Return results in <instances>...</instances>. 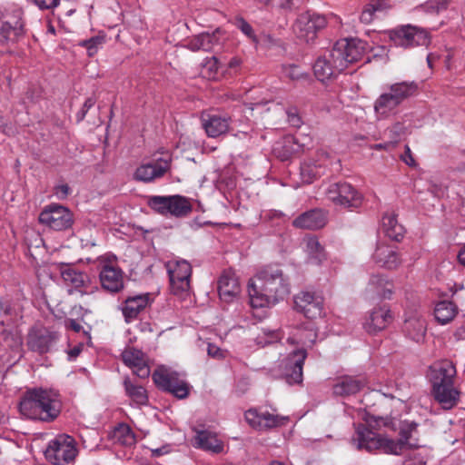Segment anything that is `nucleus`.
<instances>
[{
    "mask_svg": "<svg viewBox=\"0 0 465 465\" xmlns=\"http://www.w3.org/2000/svg\"><path fill=\"white\" fill-rule=\"evenodd\" d=\"M363 387V382L352 377H344L333 386V393L338 396L353 395Z\"/></svg>",
    "mask_w": 465,
    "mask_h": 465,
    "instance_id": "38",
    "label": "nucleus"
},
{
    "mask_svg": "<svg viewBox=\"0 0 465 465\" xmlns=\"http://www.w3.org/2000/svg\"><path fill=\"white\" fill-rule=\"evenodd\" d=\"M401 160L405 163L408 166L413 167L416 166L415 159L412 155L411 148L409 145H405L404 153L401 155Z\"/></svg>",
    "mask_w": 465,
    "mask_h": 465,
    "instance_id": "57",
    "label": "nucleus"
},
{
    "mask_svg": "<svg viewBox=\"0 0 465 465\" xmlns=\"http://www.w3.org/2000/svg\"><path fill=\"white\" fill-rule=\"evenodd\" d=\"M82 351V345H77V346H74V348H72L69 351H68V358L70 361H73L74 360Z\"/></svg>",
    "mask_w": 465,
    "mask_h": 465,
    "instance_id": "61",
    "label": "nucleus"
},
{
    "mask_svg": "<svg viewBox=\"0 0 465 465\" xmlns=\"http://www.w3.org/2000/svg\"><path fill=\"white\" fill-rule=\"evenodd\" d=\"M67 327L72 329L75 332H79L82 330V325L76 320H70L67 323Z\"/></svg>",
    "mask_w": 465,
    "mask_h": 465,
    "instance_id": "63",
    "label": "nucleus"
},
{
    "mask_svg": "<svg viewBox=\"0 0 465 465\" xmlns=\"http://www.w3.org/2000/svg\"><path fill=\"white\" fill-rule=\"evenodd\" d=\"M281 339L278 331L263 330L262 333L256 338V343L262 347L273 343Z\"/></svg>",
    "mask_w": 465,
    "mask_h": 465,
    "instance_id": "50",
    "label": "nucleus"
},
{
    "mask_svg": "<svg viewBox=\"0 0 465 465\" xmlns=\"http://www.w3.org/2000/svg\"><path fill=\"white\" fill-rule=\"evenodd\" d=\"M208 355L213 358L223 357V351L216 345L209 343L207 347Z\"/></svg>",
    "mask_w": 465,
    "mask_h": 465,
    "instance_id": "58",
    "label": "nucleus"
},
{
    "mask_svg": "<svg viewBox=\"0 0 465 465\" xmlns=\"http://www.w3.org/2000/svg\"><path fill=\"white\" fill-rule=\"evenodd\" d=\"M124 386L126 395L135 405H146L148 402V396L146 390L138 384H135L126 378L124 381Z\"/></svg>",
    "mask_w": 465,
    "mask_h": 465,
    "instance_id": "42",
    "label": "nucleus"
},
{
    "mask_svg": "<svg viewBox=\"0 0 465 465\" xmlns=\"http://www.w3.org/2000/svg\"><path fill=\"white\" fill-rule=\"evenodd\" d=\"M112 440L115 443L130 447L135 444L136 438L132 429L124 423L118 424L111 434Z\"/></svg>",
    "mask_w": 465,
    "mask_h": 465,
    "instance_id": "41",
    "label": "nucleus"
},
{
    "mask_svg": "<svg viewBox=\"0 0 465 465\" xmlns=\"http://www.w3.org/2000/svg\"><path fill=\"white\" fill-rule=\"evenodd\" d=\"M242 64V60L239 57H232L228 63V66L232 69H237Z\"/></svg>",
    "mask_w": 465,
    "mask_h": 465,
    "instance_id": "64",
    "label": "nucleus"
},
{
    "mask_svg": "<svg viewBox=\"0 0 465 465\" xmlns=\"http://www.w3.org/2000/svg\"><path fill=\"white\" fill-rule=\"evenodd\" d=\"M405 132L406 128L404 124L402 123L397 122L386 130L385 134L389 141L396 146V144L401 141V137L405 134Z\"/></svg>",
    "mask_w": 465,
    "mask_h": 465,
    "instance_id": "48",
    "label": "nucleus"
},
{
    "mask_svg": "<svg viewBox=\"0 0 465 465\" xmlns=\"http://www.w3.org/2000/svg\"><path fill=\"white\" fill-rule=\"evenodd\" d=\"M390 39L396 46L404 48L418 45L428 46L430 37L427 31L411 25H403L390 32Z\"/></svg>",
    "mask_w": 465,
    "mask_h": 465,
    "instance_id": "13",
    "label": "nucleus"
},
{
    "mask_svg": "<svg viewBox=\"0 0 465 465\" xmlns=\"http://www.w3.org/2000/svg\"><path fill=\"white\" fill-rule=\"evenodd\" d=\"M1 20L3 22H8L9 25L12 27L17 24L21 26V35L24 34L25 24L23 20V10L16 5H10L5 7L2 14Z\"/></svg>",
    "mask_w": 465,
    "mask_h": 465,
    "instance_id": "43",
    "label": "nucleus"
},
{
    "mask_svg": "<svg viewBox=\"0 0 465 465\" xmlns=\"http://www.w3.org/2000/svg\"><path fill=\"white\" fill-rule=\"evenodd\" d=\"M371 258L377 265L387 270H395L401 263L396 247L383 242L377 244Z\"/></svg>",
    "mask_w": 465,
    "mask_h": 465,
    "instance_id": "23",
    "label": "nucleus"
},
{
    "mask_svg": "<svg viewBox=\"0 0 465 465\" xmlns=\"http://www.w3.org/2000/svg\"><path fill=\"white\" fill-rule=\"evenodd\" d=\"M0 311L6 315L18 316L22 311V305L18 302L11 304L9 302L0 298Z\"/></svg>",
    "mask_w": 465,
    "mask_h": 465,
    "instance_id": "51",
    "label": "nucleus"
},
{
    "mask_svg": "<svg viewBox=\"0 0 465 465\" xmlns=\"http://www.w3.org/2000/svg\"><path fill=\"white\" fill-rule=\"evenodd\" d=\"M169 169V160L157 159L155 161L141 164L134 173V179L143 183H150L162 177Z\"/></svg>",
    "mask_w": 465,
    "mask_h": 465,
    "instance_id": "25",
    "label": "nucleus"
},
{
    "mask_svg": "<svg viewBox=\"0 0 465 465\" xmlns=\"http://www.w3.org/2000/svg\"><path fill=\"white\" fill-rule=\"evenodd\" d=\"M60 335L45 327H34L27 335L26 344L30 351L38 354L51 352L57 345Z\"/></svg>",
    "mask_w": 465,
    "mask_h": 465,
    "instance_id": "14",
    "label": "nucleus"
},
{
    "mask_svg": "<svg viewBox=\"0 0 465 465\" xmlns=\"http://www.w3.org/2000/svg\"><path fill=\"white\" fill-rule=\"evenodd\" d=\"M264 215L268 219H275V218H282V217H283L284 213L282 212H281V211L270 210Z\"/></svg>",
    "mask_w": 465,
    "mask_h": 465,
    "instance_id": "62",
    "label": "nucleus"
},
{
    "mask_svg": "<svg viewBox=\"0 0 465 465\" xmlns=\"http://www.w3.org/2000/svg\"><path fill=\"white\" fill-rule=\"evenodd\" d=\"M430 379L432 388L453 384V379L456 375V368L450 361L436 362L430 367Z\"/></svg>",
    "mask_w": 465,
    "mask_h": 465,
    "instance_id": "26",
    "label": "nucleus"
},
{
    "mask_svg": "<svg viewBox=\"0 0 465 465\" xmlns=\"http://www.w3.org/2000/svg\"><path fill=\"white\" fill-rule=\"evenodd\" d=\"M104 43V37L101 35L91 37L90 39L80 42V45L86 48L89 56L94 55L98 49Z\"/></svg>",
    "mask_w": 465,
    "mask_h": 465,
    "instance_id": "49",
    "label": "nucleus"
},
{
    "mask_svg": "<svg viewBox=\"0 0 465 465\" xmlns=\"http://www.w3.org/2000/svg\"><path fill=\"white\" fill-rule=\"evenodd\" d=\"M61 407V400L55 391L35 388L26 391L20 401L19 411L27 419L50 422L58 417Z\"/></svg>",
    "mask_w": 465,
    "mask_h": 465,
    "instance_id": "3",
    "label": "nucleus"
},
{
    "mask_svg": "<svg viewBox=\"0 0 465 465\" xmlns=\"http://www.w3.org/2000/svg\"><path fill=\"white\" fill-rule=\"evenodd\" d=\"M148 294L128 297L122 307L123 314L127 322L134 320L138 314L147 306Z\"/></svg>",
    "mask_w": 465,
    "mask_h": 465,
    "instance_id": "33",
    "label": "nucleus"
},
{
    "mask_svg": "<svg viewBox=\"0 0 465 465\" xmlns=\"http://www.w3.org/2000/svg\"><path fill=\"white\" fill-rule=\"evenodd\" d=\"M392 321V315L386 306L374 308L363 322L364 330L370 334H376L386 329Z\"/></svg>",
    "mask_w": 465,
    "mask_h": 465,
    "instance_id": "24",
    "label": "nucleus"
},
{
    "mask_svg": "<svg viewBox=\"0 0 465 465\" xmlns=\"http://www.w3.org/2000/svg\"><path fill=\"white\" fill-rule=\"evenodd\" d=\"M240 284L234 272L224 271L218 281V292L220 299L231 302L240 293Z\"/></svg>",
    "mask_w": 465,
    "mask_h": 465,
    "instance_id": "28",
    "label": "nucleus"
},
{
    "mask_svg": "<svg viewBox=\"0 0 465 465\" xmlns=\"http://www.w3.org/2000/svg\"><path fill=\"white\" fill-rule=\"evenodd\" d=\"M457 314V306L450 301H441L438 302L434 309L436 321L444 325L454 319Z\"/></svg>",
    "mask_w": 465,
    "mask_h": 465,
    "instance_id": "40",
    "label": "nucleus"
},
{
    "mask_svg": "<svg viewBox=\"0 0 465 465\" xmlns=\"http://www.w3.org/2000/svg\"><path fill=\"white\" fill-rule=\"evenodd\" d=\"M338 160L331 158L324 151H320L315 157L304 161L301 164V179L305 183H312L314 180L325 173L326 170Z\"/></svg>",
    "mask_w": 465,
    "mask_h": 465,
    "instance_id": "17",
    "label": "nucleus"
},
{
    "mask_svg": "<svg viewBox=\"0 0 465 465\" xmlns=\"http://www.w3.org/2000/svg\"><path fill=\"white\" fill-rule=\"evenodd\" d=\"M295 309L309 319L322 317L323 312V298L314 292H301L294 296Z\"/></svg>",
    "mask_w": 465,
    "mask_h": 465,
    "instance_id": "19",
    "label": "nucleus"
},
{
    "mask_svg": "<svg viewBox=\"0 0 465 465\" xmlns=\"http://www.w3.org/2000/svg\"><path fill=\"white\" fill-rule=\"evenodd\" d=\"M244 416L250 426L259 430L282 426L289 421L288 416L272 414L267 411L249 410Z\"/></svg>",
    "mask_w": 465,
    "mask_h": 465,
    "instance_id": "21",
    "label": "nucleus"
},
{
    "mask_svg": "<svg viewBox=\"0 0 465 465\" xmlns=\"http://www.w3.org/2000/svg\"><path fill=\"white\" fill-rule=\"evenodd\" d=\"M436 401L445 409L450 410L458 403L460 392L453 384L432 388Z\"/></svg>",
    "mask_w": 465,
    "mask_h": 465,
    "instance_id": "35",
    "label": "nucleus"
},
{
    "mask_svg": "<svg viewBox=\"0 0 465 465\" xmlns=\"http://www.w3.org/2000/svg\"><path fill=\"white\" fill-rule=\"evenodd\" d=\"M99 278L102 287L111 292H117L124 287V272L117 265V257L105 253L98 258Z\"/></svg>",
    "mask_w": 465,
    "mask_h": 465,
    "instance_id": "8",
    "label": "nucleus"
},
{
    "mask_svg": "<svg viewBox=\"0 0 465 465\" xmlns=\"http://www.w3.org/2000/svg\"><path fill=\"white\" fill-rule=\"evenodd\" d=\"M122 358L124 364L132 368L135 375L142 379L149 377L150 369L142 351L135 348H127L123 351Z\"/></svg>",
    "mask_w": 465,
    "mask_h": 465,
    "instance_id": "29",
    "label": "nucleus"
},
{
    "mask_svg": "<svg viewBox=\"0 0 465 465\" xmlns=\"http://www.w3.org/2000/svg\"><path fill=\"white\" fill-rule=\"evenodd\" d=\"M327 222L325 213L319 209L303 213L293 220L292 224L296 228L317 230L322 228Z\"/></svg>",
    "mask_w": 465,
    "mask_h": 465,
    "instance_id": "32",
    "label": "nucleus"
},
{
    "mask_svg": "<svg viewBox=\"0 0 465 465\" xmlns=\"http://www.w3.org/2000/svg\"><path fill=\"white\" fill-rule=\"evenodd\" d=\"M170 279L171 292L175 296L185 299L191 292L192 266L183 259H173L166 263Z\"/></svg>",
    "mask_w": 465,
    "mask_h": 465,
    "instance_id": "6",
    "label": "nucleus"
},
{
    "mask_svg": "<svg viewBox=\"0 0 465 465\" xmlns=\"http://www.w3.org/2000/svg\"><path fill=\"white\" fill-rule=\"evenodd\" d=\"M231 123V117L218 114H203L202 115V125L209 137H218L224 134Z\"/></svg>",
    "mask_w": 465,
    "mask_h": 465,
    "instance_id": "30",
    "label": "nucleus"
},
{
    "mask_svg": "<svg viewBox=\"0 0 465 465\" xmlns=\"http://www.w3.org/2000/svg\"><path fill=\"white\" fill-rule=\"evenodd\" d=\"M417 90L413 82H401L391 84L388 91L381 94L373 104L374 116L377 121L394 116L400 104L411 96Z\"/></svg>",
    "mask_w": 465,
    "mask_h": 465,
    "instance_id": "4",
    "label": "nucleus"
},
{
    "mask_svg": "<svg viewBox=\"0 0 465 465\" xmlns=\"http://www.w3.org/2000/svg\"><path fill=\"white\" fill-rule=\"evenodd\" d=\"M367 291L381 299H390L393 292V284L384 275L375 274L370 278Z\"/></svg>",
    "mask_w": 465,
    "mask_h": 465,
    "instance_id": "34",
    "label": "nucleus"
},
{
    "mask_svg": "<svg viewBox=\"0 0 465 465\" xmlns=\"http://www.w3.org/2000/svg\"><path fill=\"white\" fill-rule=\"evenodd\" d=\"M288 122L292 126L298 127L301 124V119L296 112H287Z\"/></svg>",
    "mask_w": 465,
    "mask_h": 465,
    "instance_id": "59",
    "label": "nucleus"
},
{
    "mask_svg": "<svg viewBox=\"0 0 465 465\" xmlns=\"http://www.w3.org/2000/svg\"><path fill=\"white\" fill-rule=\"evenodd\" d=\"M153 380L155 385L165 391L171 392L178 399H184L188 396L189 386L180 374L165 366L158 367L153 373Z\"/></svg>",
    "mask_w": 465,
    "mask_h": 465,
    "instance_id": "11",
    "label": "nucleus"
},
{
    "mask_svg": "<svg viewBox=\"0 0 465 465\" xmlns=\"http://www.w3.org/2000/svg\"><path fill=\"white\" fill-rule=\"evenodd\" d=\"M306 357L307 351L304 349H296L281 360V375L289 384L302 381V368Z\"/></svg>",
    "mask_w": 465,
    "mask_h": 465,
    "instance_id": "15",
    "label": "nucleus"
},
{
    "mask_svg": "<svg viewBox=\"0 0 465 465\" xmlns=\"http://www.w3.org/2000/svg\"><path fill=\"white\" fill-rule=\"evenodd\" d=\"M71 193V188L66 183L57 184L54 187V194L58 200H64Z\"/></svg>",
    "mask_w": 465,
    "mask_h": 465,
    "instance_id": "53",
    "label": "nucleus"
},
{
    "mask_svg": "<svg viewBox=\"0 0 465 465\" xmlns=\"http://www.w3.org/2000/svg\"><path fill=\"white\" fill-rule=\"evenodd\" d=\"M312 143L309 136L302 134L285 135L275 143L272 151L281 161H287L292 156L310 147Z\"/></svg>",
    "mask_w": 465,
    "mask_h": 465,
    "instance_id": "18",
    "label": "nucleus"
},
{
    "mask_svg": "<svg viewBox=\"0 0 465 465\" xmlns=\"http://www.w3.org/2000/svg\"><path fill=\"white\" fill-rule=\"evenodd\" d=\"M313 72L319 81L326 82L335 77L342 70L336 67L335 59L331 56L330 50L316 60L313 65Z\"/></svg>",
    "mask_w": 465,
    "mask_h": 465,
    "instance_id": "31",
    "label": "nucleus"
},
{
    "mask_svg": "<svg viewBox=\"0 0 465 465\" xmlns=\"http://www.w3.org/2000/svg\"><path fill=\"white\" fill-rule=\"evenodd\" d=\"M367 43L357 39H341L331 49V56L335 59L336 67L342 71L349 64L361 60L367 51Z\"/></svg>",
    "mask_w": 465,
    "mask_h": 465,
    "instance_id": "5",
    "label": "nucleus"
},
{
    "mask_svg": "<svg viewBox=\"0 0 465 465\" xmlns=\"http://www.w3.org/2000/svg\"><path fill=\"white\" fill-rule=\"evenodd\" d=\"M149 206L163 215L183 217L192 211V204L186 197L175 194L170 196H152Z\"/></svg>",
    "mask_w": 465,
    "mask_h": 465,
    "instance_id": "10",
    "label": "nucleus"
},
{
    "mask_svg": "<svg viewBox=\"0 0 465 465\" xmlns=\"http://www.w3.org/2000/svg\"><path fill=\"white\" fill-rule=\"evenodd\" d=\"M289 292V283L280 268H265L248 283L250 304L252 308L272 306Z\"/></svg>",
    "mask_w": 465,
    "mask_h": 465,
    "instance_id": "2",
    "label": "nucleus"
},
{
    "mask_svg": "<svg viewBox=\"0 0 465 465\" xmlns=\"http://www.w3.org/2000/svg\"><path fill=\"white\" fill-rule=\"evenodd\" d=\"M39 222L50 229L62 231L72 225L73 214L68 208L53 203L41 212Z\"/></svg>",
    "mask_w": 465,
    "mask_h": 465,
    "instance_id": "16",
    "label": "nucleus"
},
{
    "mask_svg": "<svg viewBox=\"0 0 465 465\" xmlns=\"http://www.w3.org/2000/svg\"><path fill=\"white\" fill-rule=\"evenodd\" d=\"M325 194L334 205L346 209L359 208L363 199L361 193L346 182L330 184Z\"/></svg>",
    "mask_w": 465,
    "mask_h": 465,
    "instance_id": "9",
    "label": "nucleus"
},
{
    "mask_svg": "<svg viewBox=\"0 0 465 465\" xmlns=\"http://www.w3.org/2000/svg\"><path fill=\"white\" fill-rule=\"evenodd\" d=\"M417 427L418 424L414 421H402L400 426V439L393 440L373 431L363 424H358L355 425V431L350 442L358 450H381L386 454L400 455L407 448L418 446L414 437L417 434Z\"/></svg>",
    "mask_w": 465,
    "mask_h": 465,
    "instance_id": "1",
    "label": "nucleus"
},
{
    "mask_svg": "<svg viewBox=\"0 0 465 465\" xmlns=\"http://www.w3.org/2000/svg\"><path fill=\"white\" fill-rule=\"evenodd\" d=\"M389 7L390 5L385 0H371L364 6L360 15V21L363 24H370L374 18L378 17L379 14L384 12Z\"/></svg>",
    "mask_w": 465,
    "mask_h": 465,
    "instance_id": "39",
    "label": "nucleus"
},
{
    "mask_svg": "<svg viewBox=\"0 0 465 465\" xmlns=\"http://www.w3.org/2000/svg\"><path fill=\"white\" fill-rule=\"evenodd\" d=\"M94 104H95L94 98H93V97L87 98L85 100L84 104H83L82 109L77 113V115H76L77 120L82 121L85 117L87 112L94 105Z\"/></svg>",
    "mask_w": 465,
    "mask_h": 465,
    "instance_id": "54",
    "label": "nucleus"
},
{
    "mask_svg": "<svg viewBox=\"0 0 465 465\" xmlns=\"http://www.w3.org/2000/svg\"><path fill=\"white\" fill-rule=\"evenodd\" d=\"M449 0H429L421 5L419 9L430 15L440 14L448 7Z\"/></svg>",
    "mask_w": 465,
    "mask_h": 465,
    "instance_id": "46",
    "label": "nucleus"
},
{
    "mask_svg": "<svg viewBox=\"0 0 465 465\" xmlns=\"http://www.w3.org/2000/svg\"><path fill=\"white\" fill-rule=\"evenodd\" d=\"M403 331L415 342H422L427 332V322L423 313L419 310L406 312Z\"/></svg>",
    "mask_w": 465,
    "mask_h": 465,
    "instance_id": "22",
    "label": "nucleus"
},
{
    "mask_svg": "<svg viewBox=\"0 0 465 465\" xmlns=\"http://www.w3.org/2000/svg\"><path fill=\"white\" fill-rule=\"evenodd\" d=\"M284 74L286 76L292 80L299 79L302 76V72L300 67L297 65H288L284 69Z\"/></svg>",
    "mask_w": 465,
    "mask_h": 465,
    "instance_id": "55",
    "label": "nucleus"
},
{
    "mask_svg": "<svg viewBox=\"0 0 465 465\" xmlns=\"http://www.w3.org/2000/svg\"><path fill=\"white\" fill-rule=\"evenodd\" d=\"M299 331H300V336H299L298 342H300L303 345L312 344L317 338V333L312 327L304 328V329L300 330Z\"/></svg>",
    "mask_w": 465,
    "mask_h": 465,
    "instance_id": "52",
    "label": "nucleus"
},
{
    "mask_svg": "<svg viewBox=\"0 0 465 465\" xmlns=\"http://www.w3.org/2000/svg\"><path fill=\"white\" fill-rule=\"evenodd\" d=\"M382 230L387 237L399 242L404 234V228L400 224L393 213H385L381 221Z\"/></svg>",
    "mask_w": 465,
    "mask_h": 465,
    "instance_id": "37",
    "label": "nucleus"
},
{
    "mask_svg": "<svg viewBox=\"0 0 465 465\" xmlns=\"http://www.w3.org/2000/svg\"><path fill=\"white\" fill-rule=\"evenodd\" d=\"M394 147H395V145L392 144L391 142H390L389 140L385 143H375L371 146V148L374 150H386V151H391Z\"/></svg>",
    "mask_w": 465,
    "mask_h": 465,
    "instance_id": "60",
    "label": "nucleus"
},
{
    "mask_svg": "<svg viewBox=\"0 0 465 465\" xmlns=\"http://www.w3.org/2000/svg\"><path fill=\"white\" fill-rule=\"evenodd\" d=\"M185 46L193 52L203 51L201 35H198L189 39Z\"/></svg>",
    "mask_w": 465,
    "mask_h": 465,
    "instance_id": "56",
    "label": "nucleus"
},
{
    "mask_svg": "<svg viewBox=\"0 0 465 465\" xmlns=\"http://www.w3.org/2000/svg\"><path fill=\"white\" fill-rule=\"evenodd\" d=\"M21 35V26L16 24L12 27L8 22L0 19V44H5L12 36Z\"/></svg>",
    "mask_w": 465,
    "mask_h": 465,
    "instance_id": "45",
    "label": "nucleus"
},
{
    "mask_svg": "<svg viewBox=\"0 0 465 465\" xmlns=\"http://www.w3.org/2000/svg\"><path fill=\"white\" fill-rule=\"evenodd\" d=\"M61 275L68 286L80 292L82 295L94 292L97 286L93 283L90 276L84 272L77 271L70 266H65L61 270Z\"/></svg>",
    "mask_w": 465,
    "mask_h": 465,
    "instance_id": "20",
    "label": "nucleus"
},
{
    "mask_svg": "<svg viewBox=\"0 0 465 465\" xmlns=\"http://www.w3.org/2000/svg\"><path fill=\"white\" fill-rule=\"evenodd\" d=\"M220 30H216L215 32L210 33H202L201 41H202V49L204 52H213L216 47L220 46Z\"/></svg>",
    "mask_w": 465,
    "mask_h": 465,
    "instance_id": "44",
    "label": "nucleus"
},
{
    "mask_svg": "<svg viewBox=\"0 0 465 465\" xmlns=\"http://www.w3.org/2000/svg\"><path fill=\"white\" fill-rule=\"evenodd\" d=\"M304 251L308 259L315 263L320 264L326 260V252L319 240L315 236H307L303 239Z\"/></svg>",
    "mask_w": 465,
    "mask_h": 465,
    "instance_id": "36",
    "label": "nucleus"
},
{
    "mask_svg": "<svg viewBox=\"0 0 465 465\" xmlns=\"http://www.w3.org/2000/svg\"><path fill=\"white\" fill-rule=\"evenodd\" d=\"M76 442L69 435L61 434L50 440L45 451L46 460L54 465L67 464L77 456Z\"/></svg>",
    "mask_w": 465,
    "mask_h": 465,
    "instance_id": "7",
    "label": "nucleus"
},
{
    "mask_svg": "<svg viewBox=\"0 0 465 465\" xmlns=\"http://www.w3.org/2000/svg\"><path fill=\"white\" fill-rule=\"evenodd\" d=\"M327 23L326 16L305 12L297 17L293 25V32L301 41L312 43L316 39L318 32L323 29Z\"/></svg>",
    "mask_w": 465,
    "mask_h": 465,
    "instance_id": "12",
    "label": "nucleus"
},
{
    "mask_svg": "<svg viewBox=\"0 0 465 465\" xmlns=\"http://www.w3.org/2000/svg\"><path fill=\"white\" fill-rule=\"evenodd\" d=\"M193 446L204 451L220 454L224 451V443L217 434L208 430H196Z\"/></svg>",
    "mask_w": 465,
    "mask_h": 465,
    "instance_id": "27",
    "label": "nucleus"
},
{
    "mask_svg": "<svg viewBox=\"0 0 465 465\" xmlns=\"http://www.w3.org/2000/svg\"><path fill=\"white\" fill-rule=\"evenodd\" d=\"M236 27L247 36L253 44L259 45L262 42L261 37H258L252 29V26L242 17H237L235 19Z\"/></svg>",
    "mask_w": 465,
    "mask_h": 465,
    "instance_id": "47",
    "label": "nucleus"
}]
</instances>
